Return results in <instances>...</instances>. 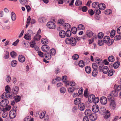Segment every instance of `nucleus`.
<instances>
[{
  "mask_svg": "<svg viewBox=\"0 0 121 121\" xmlns=\"http://www.w3.org/2000/svg\"><path fill=\"white\" fill-rule=\"evenodd\" d=\"M42 51L44 52H47L49 49V47L47 45H43L41 47Z\"/></svg>",
  "mask_w": 121,
  "mask_h": 121,
  "instance_id": "nucleus-10",
  "label": "nucleus"
},
{
  "mask_svg": "<svg viewBox=\"0 0 121 121\" xmlns=\"http://www.w3.org/2000/svg\"><path fill=\"white\" fill-rule=\"evenodd\" d=\"M88 11L89 14L91 16L93 15L94 14L93 11L92 9H91L89 10H88Z\"/></svg>",
  "mask_w": 121,
  "mask_h": 121,
  "instance_id": "nucleus-64",
  "label": "nucleus"
},
{
  "mask_svg": "<svg viewBox=\"0 0 121 121\" xmlns=\"http://www.w3.org/2000/svg\"><path fill=\"white\" fill-rule=\"evenodd\" d=\"M92 110L94 113H97L99 111L100 113H109L110 111L108 110H106L105 108H103L100 109L99 110L98 106L97 104H95L93 105L92 107Z\"/></svg>",
  "mask_w": 121,
  "mask_h": 121,
  "instance_id": "nucleus-1",
  "label": "nucleus"
},
{
  "mask_svg": "<svg viewBox=\"0 0 121 121\" xmlns=\"http://www.w3.org/2000/svg\"><path fill=\"white\" fill-rule=\"evenodd\" d=\"M113 96L111 94L110 95L108 96V99L109 101H111L110 104V107L114 109L116 108V105L114 100H112L113 99Z\"/></svg>",
  "mask_w": 121,
  "mask_h": 121,
  "instance_id": "nucleus-4",
  "label": "nucleus"
},
{
  "mask_svg": "<svg viewBox=\"0 0 121 121\" xmlns=\"http://www.w3.org/2000/svg\"><path fill=\"white\" fill-rule=\"evenodd\" d=\"M108 70V68L107 66H105L102 69V72L106 74Z\"/></svg>",
  "mask_w": 121,
  "mask_h": 121,
  "instance_id": "nucleus-23",
  "label": "nucleus"
},
{
  "mask_svg": "<svg viewBox=\"0 0 121 121\" xmlns=\"http://www.w3.org/2000/svg\"><path fill=\"white\" fill-rule=\"evenodd\" d=\"M17 64V61L15 60H13L11 62V65L12 67L15 66Z\"/></svg>",
  "mask_w": 121,
  "mask_h": 121,
  "instance_id": "nucleus-36",
  "label": "nucleus"
},
{
  "mask_svg": "<svg viewBox=\"0 0 121 121\" xmlns=\"http://www.w3.org/2000/svg\"><path fill=\"white\" fill-rule=\"evenodd\" d=\"M65 35L67 37H70L71 35V31L70 30H67L65 32Z\"/></svg>",
  "mask_w": 121,
  "mask_h": 121,
  "instance_id": "nucleus-48",
  "label": "nucleus"
},
{
  "mask_svg": "<svg viewBox=\"0 0 121 121\" xmlns=\"http://www.w3.org/2000/svg\"><path fill=\"white\" fill-rule=\"evenodd\" d=\"M65 41L67 44H70L72 46H75L76 44V39L73 37L67 38L66 39Z\"/></svg>",
  "mask_w": 121,
  "mask_h": 121,
  "instance_id": "nucleus-2",
  "label": "nucleus"
},
{
  "mask_svg": "<svg viewBox=\"0 0 121 121\" xmlns=\"http://www.w3.org/2000/svg\"><path fill=\"white\" fill-rule=\"evenodd\" d=\"M19 89L18 87H15L13 90V94H17L18 92Z\"/></svg>",
  "mask_w": 121,
  "mask_h": 121,
  "instance_id": "nucleus-21",
  "label": "nucleus"
},
{
  "mask_svg": "<svg viewBox=\"0 0 121 121\" xmlns=\"http://www.w3.org/2000/svg\"><path fill=\"white\" fill-rule=\"evenodd\" d=\"M13 110H12L9 112L13 113H16V111L17 110V106H14L13 107Z\"/></svg>",
  "mask_w": 121,
  "mask_h": 121,
  "instance_id": "nucleus-29",
  "label": "nucleus"
},
{
  "mask_svg": "<svg viewBox=\"0 0 121 121\" xmlns=\"http://www.w3.org/2000/svg\"><path fill=\"white\" fill-rule=\"evenodd\" d=\"M78 65L79 66L83 67L84 66V63L82 60H81L79 61Z\"/></svg>",
  "mask_w": 121,
  "mask_h": 121,
  "instance_id": "nucleus-34",
  "label": "nucleus"
},
{
  "mask_svg": "<svg viewBox=\"0 0 121 121\" xmlns=\"http://www.w3.org/2000/svg\"><path fill=\"white\" fill-rule=\"evenodd\" d=\"M99 3L98 2H94L92 4V6L94 8H96L98 7Z\"/></svg>",
  "mask_w": 121,
  "mask_h": 121,
  "instance_id": "nucleus-39",
  "label": "nucleus"
},
{
  "mask_svg": "<svg viewBox=\"0 0 121 121\" xmlns=\"http://www.w3.org/2000/svg\"><path fill=\"white\" fill-rule=\"evenodd\" d=\"M30 117L28 116L26 117L23 121H30Z\"/></svg>",
  "mask_w": 121,
  "mask_h": 121,
  "instance_id": "nucleus-63",
  "label": "nucleus"
},
{
  "mask_svg": "<svg viewBox=\"0 0 121 121\" xmlns=\"http://www.w3.org/2000/svg\"><path fill=\"white\" fill-rule=\"evenodd\" d=\"M110 40L109 37V36H105L103 39V41L104 43H108Z\"/></svg>",
  "mask_w": 121,
  "mask_h": 121,
  "instance_id": "nucleus-17",
  "label": "nucleus"
},
{
  "mask_svg": "<svg viewBox=\"0 0 121 121\" xmlns=\"http://www.w3.org/2000/svg\"><path fill=\"white\" fill-rule=\"evenodd\" d=\"M78 108L81 111L84 110V109L85 106L84 104L82 103H80L78 105Z\"/></svg>",
  "mask_w": 121,
  "mask_h": 121,
  "instance_id": "nucleus-12",
  "label": "nucleus"
},
{
  "mask_svg": "<svg viewBox=\"0 0 121 121\" xmlns=\"http://www.w3.org/2000/svg\"><path fill=\"white\" fill-rule=\"evenodd\" d=\"M18 60L19 62L23 63L25 61V58L24 56L22 55H19L18 56Z\"/></svg>",
  "mask_w": 121,
  "mask_h": 121,
  "instance_id": "nucleus-11",
  "label": "nucleus"
},
{
  "mask_svg": "<svg viewBox=\"0 0 121 121\" xmlns=\"http://www.w3.org/2000/svg\"><path fill=\"white\" fill-rule=\"evenodd\" d=\"M64 28L68 29H70L71 27V25L68 23H65L64 25Z\"/></svg>",
  "mask_w": 121,
  "mask_h": 121,
  "instance_id": "nucleus-33",
  "label": "nucleus"
},
{
  "mask_svg": "<svg viewBox=\"0 0 121 121\" xmlns=\"http://www.w3.org/2000/svg\"><path fill=\"white\" fill-rule=\"evenodd\" d=\"M92 66L93 69H97V65L96 63H93L92 64Z\"/></svg>",
  "mask_w": 121,
  "mask_h": 121,
  "instance_id": "nucleus-59",
  "label": "nucleus"
},
{
  "mask_svg": "<svg viewBox=\"0 0 121 121\" xmlns=\"http://www.w3.org/2000/svg\"><path fill=\"white\" fill-rule=\"evenodd\" d=\"M86 35L88 38L91 37L93 39H96L97 38V35L96 34L93 33L90 30H87L86 32Z\"/></svg>",
  "mask_w": 121,
  "mask_h": 121,
  "instance_id": "nucleus-5",
  "label": "nucleus"
},
{
  "mask_svg": "<svg viewBox=\"0 0 121 121\" xmlns=\"http://www.w3.org/2000/svg\"><path fill=\"white\" fill-rule=\"evenodd\" d=\"M75 5L77 6L80 5L82 4V2L79 0H77L75 2Z\"/></svg>",
  "mask_w": 121,
  "mask_h": 121,
  "instance_id": "nucleus-55",
  "label": "nucleus"
},
{
  "mask_svg": "<svg viewBox=\"0 0 121 121\" xmlns=\"http://www.w3.org/2000/svg\"><path fill=\"white\" fill-rule=\"evenodd\" d=\"M112 95L114 97H116L118 95V93L117 91H112V92L111 93Z\"/></svg>",
  "mask_w": 121,
  "mask_h": 121,
  "instance_id": "nucleus-30",
  "label": "nucleus"
},
{
  "mask_svg": "<svg viewBox=\"0 0 121 121\" xmlns=\"http://www.w3.org/2000/svg\"><path fill=\"white\" fill-rule=\"evenodd\" d=\"M105 5L103 3H101L99 4L98 7H99V9L102 10H104L105 8Z\"/></svg>",
  "mask_w": 121,
  "mask_h": 121,
  "instance_id": "nucleus-16",
  "label": "nucleus"
},
{
  "mask_svg": "<svg viewBox=\"0 0 121 121\" xmlns=\"http://www.w3.org/2000/svg\"><path fill=\"white\" fill-rule=\"evenodd\" d=\"M95 13L97 15H99L101 13V11L98 9H96L94 11Z\"/></svg>",
  "mask_w": 121,
  "mask_h": 121,
  "instance_id": "nucleus-60",
  "label": "nucleus"
},
{
  "mask_svg": "<svg viewBox=\"0 0 121 121\" xmlns=\"http://www.w3.org/2000/svg\"><path fill=\"white\" fill-rule=\"evenodd\" d=\"M9 101L7 99H5L2 100L0 103V105L2 107H5L7 105Z\"/></svg>",
  "mask_w": 121,
  "mask_h": 121,
  "instance_id": "nucleus-7",
  "label": "nucleus"
},
{
  "mask_svg": "<svg viewBox=\"0 0 121 121\" xmlns=\"http://www.w3.org/2000/svg\"><path fill=\"white\" fill-rule=\"evenodd\" d=\"M78 88L79 87H78V88H74V87H70L69 88L68 90V91L69 93H72L73 92L74 89H75V88L78 89Z\"/></svg>",
  "mask_w": 121,
  "mask_h": 121,
  "instance_id": "nucleus-31",
  "label": "nucleus"
},
{
  "mask_svg": "<svg viewBox=\"0 0 121 121\" xmlns=\"http://www.w3.org/2000/svg\"><path fill=\"white\" fill-rule=\"evenodd\" d=\"M9 117L10 118H14L15 117L16 114H9Z\"/></svg>",
  "mask_w": 121,
  "mask_h": 121,
  "instance_id": "nucleus-61",
  "label": "nucleus"
},
{
  "mask_svg": "<svg viewBox=\"0 0 121 121\" xmlns=\"http://www.w3.org/2000/svg\"><path fill=\"white\" fill-rule=\"evenodd\" d=\"M104 35V34L101 32L98 33V37L99 39L102 38L103 37Z\"/></svg>",
  "mask_w": 121,
  "mask_h": 121,
  "instance_id": "nucleus-54",
  "label": "nucleus"
},
{
  "mask_svg": "<svg viewBox=\"0 0 121 121\" xmlns=\"http://www.w3.org/2000/svg\"><path fill=\"white\" fill-rule=\"evenodd\" d=\"M85 69L86 72L88 73H90L91 71V69L89 66L86 67Z\"/></svg>",
  "mask_w": 121,
  "mask_h": 121,
  "instance_id": "nucleus-25",
  "label": "nucleus"
},
{
  "mask_svg": "<svg viewBox=\"0 0 121 121\" xmlns=\"http://www.w3.org/2000/svg\"><path fill=\"white\" fill-rule=\"evenodd\" d=\"M51 54L48 52L44 54L45 57L47 60H49L51 59Z\"/></svg>",
  "mask_w": 121,
  "mask_h": 121,
  "instance_id": "nucleus-20",
  "label": "nucleus"
},
{
  "mask_svg": "<svg viewBox=\"0 0 121 121\" xmlns=\"http://www.w3.org/2000/svg\"><path fill=\"white\" fill-rule=\"evenodd\" d=\"M121 39V36L120 35H117L114 38L115 40H119Z\"/></svg>",
  "mask_w": 121,
  "mask_h": 121,
  "instance_id": "nucleus-57",
  "label": "nucleus"
},
{
  "mask_svg": "<svg viewBox=\"0 0 121 121\" xmlns=\"http://www.w3.org/2000/svg\"><path fill=\"white\" fill-rule=\"evenodd\" d=\"M115 31L114 30H112L110 33V37L112 38L115 35Z\"/></svg>",
  "mask_w": 121,
  "mask_h": 121,
  "instance_id": "nucleus-51",
  "label": "nucleus"
},
{
  "mask_svg": "<svg viewBox=\"0 0 121 121\" xmlns=\"http://www.w3.org/2000/svg\"><path fill=\"white\" fill-rule=\"evenodd\" d=\"M119 65V62H115L113 65V66L115 69H116L118 68Z\"/></svg>",
  "mask_w": 121,
  "mask_h": 121,
  "instance_id": "nucleus-35",
  "label": "nucleus"
},
{
  "mask_svg": "<svg viewBox=\"0 0 121 121\" xmlns=\"http://www.w3.org/2000/svg\"><path fill=\"white\" fill-rule=\"evenodd\" d=\"M15 100L16 102L20 101L21 99V97L18 95L16 96L15 97Z\"/></svg>",
  "mask_w": 121,
  "mask_h": 121,
  "instance_id": "nucleus-44",
  "label": "nucleus"
},
{
  "mask_svg": "<svg viewBox=\"0 0 121 121\" xmlns=\"http://www.w3.org/2000/svg\"><path fill=\"white\" fill-rule=\"evenodd\" d=\"M60 91L62 93H65L66 91V89L64 87H62L60 89Z\"/></svg>",
  "mask_w": 121,
  "mask_h": 121,
  "instance_id": "nucleus-58",
  "label": "nucleus"
},
{
  "mask_svg": "<svg viewBox=\"0 0 121 121\" xmlns=\"http://www.w3.org/2000/svg\"><path fill=\"white\" fill-rule=\"evenodd\" d=\"M81 99L80 98H77L75 99L74 101V103L75 105L81 103Z\"/></svg>",
  "mask_w": 121,
  "mask_h": 121,
  "instance_id": "nucleus-14",
  "label": "nucleus"
},
{
  "mask_svg": "<svg viewBox=\"0 0 121 121\" xmlns=\"http://www.w3.org/2000/svg\"><path fill=\"white\" fill-rule=\"evenodd\" d=\"M79 57V56L77 54H74L72 56L73 59L74 60H76L78 59Z\"/></svg>",
  "mask_w": 121,
  "mask_h": 121,
  "instance_id": "nucleus-52",
  "label": "nucleus"
},
{
  "mask_svg": "<svg viewBox=\"0 0 121 121\" xmlns=\"http://www.w3.org/2000/svg\"><path fill=\"white\" fill-rule=\"evenodd\" d=\"M77 31V28L75 27H73L71 28V31L72 33L73 34H76Z\"/></svg>",
  "mask_w": 121,
  "mask_h": 121,
  "instance_id": "nucleus-45",
  "label": "nucleus"
},
{
  "mask_svg": "<svg viewBox=\"0 0 121 121\" xmlns=\"http://www.w3.org/2000/svg\"><path fill=\"white\" fill-rule=\"evenodd\" d=\"M31 18L30 17V16H29L27 19V21L26 22L27 24L26 26V28L27 27L30 23V21L31 20Z\"/></svg>",
  "mask_w": 121,
  "mask_h": 121,
  "instance_id": "nucleus-40",
  "label": "nucleus"
},
{
  "mask_svg": "<svg viewBox=\"0 0 121 121\" xmlns=\"http://www.w3.org/2000/svg\"><path fill=\"white\" fill-rule=\"evenodd\" d=\"M114 71L113 69H111L109 70L108 73V75L109 76H112L113 73H114Z\"/></svg>",
  "mask_w": 121,
  "mask_h": 121,
  "instance_id": "nucleus-42",
  "label": "nucleus"
},
{
  "mask_svg": "<svg viewBox=\"0 0 121 121\" xmlns=\"http://www.w3.org/2000/svg\"><path fill=\"white\" fill-rule=\"evenodd\" d=\"M115 90L117 91H119L121 90V86L115 85L114 86Z\"/></svg>",
  "mask_w": 121,
  "mask_h": 121,
  "instance_id": "nucleus-18",
  "label": "nucleus"
},
{
  "mask_svg": "<svg viewBox=\"0 0 121 121\" xmlns=\"http://www.w3.org/2000/svg\"><path fill=\"white\" fill-rule=\"evenodd\" d=\"M5 90L6 92V93H8L10 92V88L8 85H7L5 87Z\"/></svg>",
  "mask_w": 121,
  "mask_h": 121,
  "instance_id": "nucleus-46",
  "label": "nucleus"
},
{
  "mask_svg": "<svg viewBox=\"0 0 121 121\" xmlns=\"http://www.w3.org/2000/svg\"><path fill=\"white\" fill-rule=\"evenodd\" d=\"M6 53L4 57V58L5 59L8 58L9 56V54L8 51H6Z\"/></svg>",
  "mask_w": 121,
  "mask_h": 121,
  "instance_id": "nucleus-49",
  "label": "nucleus"
},
{
  "mask_svg": "<svg viewBox=\"0 0 121 121\" xmlns=\"http://www.w3.org/2000/svg\"><path fill=\"white\" fill-rule=\"evenodd\" d=\"M56 51L55 49L53 48L51 49L50 51V53L51 54L54 55L56 53Z\"/></svg>",
  "mask_w": 121,
  "mask_h": 121,
  "instance_id": "nucleus-47",
  "label": "nucleus"
},
{
  "mask_svg": "<svg viewBox=\"0 0 121 121\" xmlns=\"http://www.w3.org/2000/svg\"><path fill=\"white\" fill-rule=\"evenodd\" d=\"M94 95L92 94L90 95L88 97V100L90 102H92L95 97Z\"/></svg>",
  "mask_w": 121,
  "mask_h": 121,
  "instance_id": "nucleus-15",
  "label": "nucleus"
},
{
  "mask_svg": "<svg viewBox=\"0 0 121 121\" xmlns=\"http://www.w3.org/2000/svg\"><path fill=\"white\" fill-rule=\"evenodd\" d=\"M67 76H64L62 77V81L63 82H65V83L66 84V86L67 85H69V82H66Z\"/></svg>",
  "mask_w": 121,
  "mask_h": 121,
  "instance_id": "nucleus-22",
  "label": "nucleus"
},
{
  "mask_svg": "<svg viewBox=\"0 0 121 121\" xmlns=\"http://www.w3.org/2000/svg\"><path fill=\"white\" fill-rule=\"evenodd\" d=\"M5 96L6 98H10V97H11L12 96L10 95H9L8 93L7 94L6 93H3L1 97L2 99L4 98V96Z\"/></svg>",
  "mask_w": 121,
  "mask_h": 121,
  "instance_id": "nucleus-27",
  "label": "nucleus"
},
{
  "mask_svg": "<svg viewBox=\"0 0 121 121\" xmlns=\"http://www.w3.org/2000/svg\"><path fill=\"white\" fill-rule=\"evenodd\" d=\"M24 38L26 40H30L31 39V35L29 34H26L25 35Z\"/></svg>",
  "mask_w": 121,
  "mask_h": 121,
  "instance_id": "nucleus-24",
  "label": "nucleus"
},
{
  "mask_svg": "<svg viewBox=\"0 0 121 121\" xmlns=\"http://www.w3.org/2000/svg\"><path fill=\"white\" fill-rule=\"evenodd\" d=\"M108 60L111 62H113L115 60L113 56H110L108 58Z\"/></svg>",
  "mask_w": 121,
  "mask_h": 121,
  "instance_id": "nucleus-41",
  "label": "nucleus"
},
{
  "mask_svg": "<svg viewBox=\"0 0 121 121\" xmlns=\"http://www.w3.org/2000/svg\"><path fill=\"white\" fill-rule=\"evenodd\" d=\"M41 42L42 44L46 45L48 43V41L46 39H41Z\"/></svg>",
  "mask_w": 121,
  "mask_h": 121,
  "instance_id": "nucleus-32",
  "label": "nucleus"
},
{
  "mask_svg": "<svg viewBox=\"0 0 121 121\" xmlns=\"http://www.w3.org/2000/svg\"><path fill=\"white\" fill-rule=\"evenodd\" d=\"M100 101L102 104L104 105L107 104V99L105 97H102L100 98Z\"/></svg>",
  "mask_w": 121,
  "mask_h": 121,
  "instance_id": "nucleus-9",
  "label": "nucleus"
},
{
  "mask_svg": "<svg viewBox=\"0 0 121 121\" xmlns=\"http://www.w3.org/2000/svg\"><path fill=\"white\" fill-rule=\"evenodd\" d=\"M66 33L65 31L61 30L59 32V35L60 37L61 38H64L65 36Z\"/></svg>",
  "mask_w": 121,
  "mask_h": 121,
  "instance_id": "nucleus-13",
  "label": "nucleus"
},
{
  "mask_svg": "<svg viewBox=\"0 0 121 121\" xmlns=\"http://www.w3.org/2000/svg\"><path fill=\"white\" fill-rule=\"evenodd\" d=\"M110 116V114H105L103 117L105 119H106L108 118Z\"/></svg>",
  "mask_w": 121,
  "mask_h": 121,
  "instance_id": "nucleus-62",
  "label": "nucleus"
},
{
  "mask_svg": "<svg viewBox=\"0 0 121 121\" xmlns=\"http://www.w3.org/2000/svg\"><path fill=\"white\" fill-rule=\"evenodd\" d=\"M77 28L78 30H84L85 28L84 26L83 25L80 24L78 25Z\"/></svg>",
  "mask_w": 121,
  "mask_h": 121,
  "instance_id": "nucleus-38",
  "label": "nucleus"
},
{
  "mask_svg": "<svg viewBox=\"0 0 121 121\" xmlns=\"http://www.w3.org/2000/svg\"><path fill=\"white\" fill-rule=\"evenodd\" d=\"M41 36L39 34H37L34 37V39L35 41H38L39 40Z\"/></svg>",
  "mask_w": 121,
  "mask_h": 121,
  "instance_id": "nucleus-19",
  "label": "nucleus"
},
{
  "mask_svg": "<svg viewBox=\"0 0 121 121\" xmlns=\"http://www.w3.org/2000/svg\"><path fill=\"white\" fill-rule=\"evenodd\" d=\"M95 62L98 64L99 66V71L100 72L102 71V68L103 67L104 64L102 60L97 57L95 58Z\"/></svg>",
  "mask_w": 121,
  "mask_h": 121,
  "instance_id": "nucleus-3",
  "label": "nucleus"
},
{
  "mask_svg": "<svg viewBox=\"0 0 121 121\" xmlns=\"http://www.w3.org/2000/svg\"><path fill=\"white\" fill-rule=\"evenodd\" d=\"M99 101V99L98 97H95V98L94 99L93 101V102L94 103L96 104L97 103H98Z\"/></svg>",
  "mask_w": 121,
  "mask_h": 121,
  "instance_id": "nucleus-50",
  "label": "nucleus"
},
{
  "mask_svg": "<svg viewBox=\"0 0 121 121\" xmlns=\"http://www.w3.org/2000/svg\"><path fill=\"white\" fill-rule=\"evenodd\" d=\"M47 27L50 29H53L56 27L55 24L52 22H48L47 23Z\"/></svg>",
  "mask_w": 121,
  "mask_h": 121,
  "instance_id": "nucleus-6",
  "label": "nucleus"
},
{
  "mask_svg": "<svg viewBox=\"0 0 121 121\" xmlns=\"http://www.w3.org/2000/svg\"><path fill=\"white\" fill-rule=\"evenodd\" d=\"M11 18L13 21H15L16 18V16L15 13L13 12L11 13Z\"/></svg>",
  "mask_w": 121,
  "mask_h": 121,
  "instance_id": "nucleus-37",
  "label": "nucleus"
},
{
  "mask_svg": "<svg viewBox=\"0 0 121 121\" xmlns=\"http://www.w3.org/2000/svg\"><path fill=\"white\" fill-rule=\"evenodd\" d=\"M89 116L90 119L93 121L96 120L97 117L96 114H90L89 115Z\"/></svg>",
  "mask_w": 121,
  "mask_h": 121,
  "instance_id": "nucleus-8",
  "label": "nucleus"
},
{
  "mask_svg": "<svg viewBox=\"0 0 121 121\" xmlns=\"http://www.w3.org/2000/svg\"><path fill=\"white\" fill-rule=\"evenodd\" d=\"M93 70L92 73V75L94 77L96 76L98 73V71L97 69H93Z\"/></svg>",
  "mask_w": 121,
  "mask_h": 121,
  "instance_id": "nucleus-26",
  "label": "nucleus"
},
{
  "mask_svg": "<svg viewBox=\"0 0 121 121\" xmlns=\"http://www.w3.org/2000/svg\"><path fill=\"white\" fill-rule=\"evenodd\" d=\"M44 115L45 116L44 117V120L45 121H48L49 119V115L48 114H46Z\"/></svg>",
  "mask_w": 121,
  "mask_h": 121,
  "instance_id": "nucleus-56",
  "label": "nucleus"
},
{
  "mask_svg": "<svg viewBox=\"0 0 121 121\" xmlns=\"http://www.w3.org/2000/svg\"><path fill=\"white\" fill-rule=\"evenodd\" d=\"M20 2L21 4L22 5H25L27 3V0H20Z\"/></svg>",
  "mask_w": 121,
  "mask_h": 121,
  "instance_id": "nucleus-53",
  "label": "nucleus"
},
{
  "mask_svg": "<svg viewBox=\"0 0 121 121\" xmlns=\"http://www.w3.org/2000/svg\"><path fill=\"white\" fill-rule=\"evenodd\" d=\"M10 55L11 57L15 58L17 56V54L15 52L13 51L10 53Z\"/></svg>",
  "mask_w": 121,
  "mask_h": 121,
  "instance_id": "nucleus-43",
  "label": "nucleus"
},
{
  "mask_svg": "<svg viewBox=\"0 0 121 121\" xmlns=\"http://www.w3.org/2000/svg\"><path fill=\"white\" fill-rule=\"evenodd\" d=\"M46 19L45 17H41L38 19L39 21L41 23L44 22H46Z\"/></svg>",
  "mask_w": 121,
  "mask_h": 121,
  "instance_id": "nucleus-28",
  "label": "nucleus"
}]
</instances>
